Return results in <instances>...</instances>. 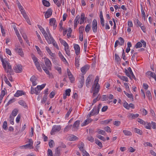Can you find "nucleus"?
<instances>
[{
	"mask_svg": "<svg viewBox=\"0 0 156 156\" xmlns=\"http://www.w3.org/2000/svg\"><path fill=\"white\" fill-rule=\"evenodd\" d=\"M18 103L20 105L22 106L24 108H26L27 107L26 103L22 100H20L19 101Z\"/></svg>",
	"mask_w": 156,
	"mask_h": 156,
	"instance_id": "a878e982",
	"label": "nucleus"
},
{
	"mask_svg": "<svg viewBox=\"0 0 156 156\" xmlns=\"http://www.w3.org/2000/svg\"><path fill=\"white\" fill-rule=\"evenodd\" d=\"M146 96L148 98V99L149 100H150L152 99L151 94L150 91L147 90L146 92Z\"/></svg>",
	"mask_w": 156,
	"mask_h": 156,
	"instance_id": "a18cd8bd",
	"label": "nucleus"
},
{
	"mask_svg": "<svg viewBox=\"0 0 156 156\" xmlns=\"http://www.w3.org/2000/svg\"><path fill=\"white\" fill-rule=\"evenodd\" d=\"M112 119H110L108 120L102 121L101 122V123L102 124H108L110 122L112 121Z\"/></svg>",
	"mask_w": 156,
	"mask_h": 156,
	"instance_id": "2f4dec72",
	"label": "nucleus"
},
{
	"mask_svg": "<svg viewBox=\"0 0 156 156\" xmlns=\"http://www.w3.org/2000/svg\"><path fill=\"white\" fill-rule=\"evenodd\" d=\"M128 69L129 71V74H130V75H132V78H133L135 80L136 77H135V76L134 75L131 70V68L129 67V68H128Z\"/></svg>",
	"mask_w": 156,
	"mask_h": 156,
	"instance_id": "4c0bfd02",
	"label": "nucleus"
},
{
	"mask_svg": "<svg viewBox=\"0 0 156 156\" xmlns=\"http://www.w3.org/2000/svg\"><path fill=\"white\" fill-rule=\"evenodd\" d=\"M135 23L137 24V25L140 27L142 25V24L141 23V22L138 19H136L134 20Z\"/></svg>",
	"mask_w": 156,
	"mask_h": 156,
	"instance_id": "5fc2aeb1",
	"label": "nucleus"
},
{
	"mask_svg": "<svg viewBox=\"0 0 156 156\" xmlns=\"http://www.w3.org/2000/svg\"><path fill=\"white\" fill-rule=\"evenodd\" d=\"M142 46V44L141 41L138 42L136 44L135 46V47L136 48H137L141 47Z\"/></svg>",
	"mask_w": 156,
	"mask_h": 156,
	"instance_id": "c03bdc74",
	"label": "nucleus"
},
{
	"mask_svg": "<svg viewBox=\"0 0 156 156\" xmlns=\"http://www.w3.org/2000/svg\"><path fill=\"white\" fill-rule=\"evenodd\" d=\"M31 58L33 59L37 69L39 71L41 72L42 71V69L40 66L38 60L37 58L32 54H31Z\"/></svg>",
	"mask_w": 156,
	"mask_h": 156,
	"instance_id": "f03ea898",
	"label": "nucleus"
},
{
	"mask_svg": "<svg viewBox=\"0 0 156 156\" xmlns=\"http://www.w3.org/2000/svg\"><path fill=\"white\" fill-rule=\"evenodd\" d=\"M115 60L118 63L120 61V58L117 54H115Z\"/></svg>",
	"mask_w": 156,
	"mask_h": 156,
	"instance_id": "7c9ffc66",
	"label": "nucleus"
},
{
	"mask_svg": "<svg viewBox=\"0 0 156 156\" xmlns=\"http://www.w3.org/2000/svg\"><path fill=\"white\" fill-rule=\"evenodd\" d=\"M85 19V14L83 13H82L81 15L80 21V24H82L83 23Z\"/></svg>",
	"mask_w": 156,
	"mask_h": 156,
	"instance_id": "c85d7f7f",
	"label": "nucleus"
},
{
	"mask_svg": "<svg viewBox=\"0 0 156 156\" xmlns=\"http://www.w3.org/2000/svg\"><path fill=\"white\" fill-rule=\"evenodd\" d=\"M41 32L43 35L44 36L45 39L46 40L47 42H50V41L49 40V38L48 37V34L46 33V32L44 30V29H42V30H41Z\"/></svg>",
	"mask_w": 156,
	"mask_h": 156,
	"instance_id": "9b49d317",
	"label": "nucleus"
},
{
	"mask_svg": "<svg viewBox=\"0 0 156 156\" xmlns=\"http://www.w3.org/2000/svg\"><path fill=\"white\" fill-rule=\"evenodd\" d=\"M62 3L63 5H64V0H59L58 1V3H57V5L58 7H59L61 6Z\"/></svg>",
	"mask_w": 156,
	"mask_h": 156,
	"instance_id": "de8ad7c7",
	"label": "nucleus"
},
{
	"mask_svg": "<svg viewBox=\"0 0 156 156\" xmlns=\"http://www.w3.org/2000/svg\"><path fill=\"white\" fill-rule=\"evenodd\" d=\"M31 93L32 94H36L37 95L38 94L40 93V91H39V89L37 88V87L35 89H34L32 87H31Z\"/></svg>",
	"mask_w": 156,
	"mask_h": 156,
	"instance_id": "4468645a",
	"label": "nucleus"
},
{
	"mask_svg": "<svg viewBox=\"0 0 156 156\" xmlns=\"http://www.w3.org/2000/svg\"><path fill=\"white\" fill-rule=\"evenodd\" d=\"M22 35L24 40L26 41L27 43L28 44L29 42L26 34L24 33L22 34Z\"/></svg>",
	"mask_w": 156,
	"mask_h": 156,
	"instance_id": "473e14b6",
	"label": "nucleus"
},
{
	"mask_svg": "<svg viewBox=\"0 0 156 156\" xmlns=\"http://www.w3.org/2000/svg\"><path fill=\"white\" fill-rule=\"evenodd\" d=\"M99 80V78L98 76H97L95 80L94 81V85L95 86L94 90L97 92H99L100 89V86L98 83Z\"/></svg>",
	"mask_w": 156,
	"mask_h": 156,
	"instance_id": "7ed1b4c3",
	"label": "nucleus"
},
{
	"mask_svg": "<svg viewBox=\"0 0 156 156\" xmlns=\"http://www.w3.org/2000/svg\"><path fill=\"white\" fill-rule=\"evenodd\" d=\"M79 30V34H83V31L84 30V27L83 26H81Z\"/></svg>",
	"mask_w": 156,
	"mask_h": 156,
	"instance_id": "052dcab7",
	"label": "nucleus"
},
{
	"mask_svg": "<svg viewBox=\"0 0 156 156\" xmlns=\"http://www.w3.org/2000/svg\"><path fill=\"white\" fill-rule=\"evenodd\" d=\"M13 28L15 31L16 35H19L20 34L18 30V29L16 27V26L15 25H14L12 26Z\"/></svg>",
	"mask_w": 156,
	"mask_h": 156,
	"instance_id": "37998d69",
	"label": "nucleus"
},
{
	"mask_svg": "<svg viewBox=\"0 0 156 156\" xmlns=\"http://www.w3.org/2000/svg\"><path fill=\"white\" fill-rule=\"evenodd\" d=\"M49 38V40L50 41V42H47L49 44H51V43H52L53 45L57 49L58 48V46L57 44L56 43V42H55V40H54L53 38V40H52L51 41V39H50V38Z\"/></svg>",
	"mask_w": 156,
	"mask_h": 156,
	"instance_id": "b1692460",
	"label": "nucleus"
},
{
	"mask_svg": "<svg viewBox=\"0 0 156 156\" xmlns=\"http://www.w3.org/2000/svg\"><path fill=\"white\" fill-rule=\"evenodd\" d=\"M61 129V127L60 126H54L51 132V134L53 135L54 133L55 132L59 131Z\"/></svg>",
	"mask_w": 156,
	"mask_h": 156,
	"instance_id": "39448f33",
	"label": "nucleus"
},
{
	"mask_svg": "<svg viewBox=\"0 0 156 156\" xmlns=\"http://www.w3.org/2000/svg\"><path fill=\"white\" fill-rule=\"evenodd\" d=\"M134 131L135 133L140 135H141L142 134V131L137 128H135L134 129Z\"/></svg>",
	"mask_w": 156,
	"mask_h": 156,
	"instance_id": "79ce46f5",
	"label": "nucleus"
},
{
	"mask_svg": "<svg viewBox=\"0 0 156 156\" xmlns=\"http://www.w3.org/2000/svg\"><path fill=\"white\" fill-rule=\"evenodd\" d=\"M29 148V143H28L26 145H23L19 147V148L20 149H26Z\"/></svg>",
	"mask_w": 156,
	"mask_h": 156,
	"instance_id": "f704fd0d",
	"label": "nucleus"
},
{
	"mask_svg": "<svg viewBox=\"0 0 156 156\" xmlns=\"http://www.w3.org/2000/svg\"><path fill=\"white\" fill-rule=\"evenodd\" d=\"M61 150V149L59 147H57L55 150V155L56 156H59L60 155V152Z\"/></svg>",
	"mask_w": 156,
	"mask_h": 156,
	"instance_id": "412c9836",
	"label": "nucleus"
},
{
	"mask_svg": "<svg viewBox=\"0 0 156 156\" xmlns=\"http://www.w3.org/2000/svg\"><path fill=\"white\" fill-rule=\"evenodd\" d=\"M7 68L8 69L6 70V73H12L13 71L12 69V67L10 65V64L9 63H7Z\"/></svg>",
	"mask_w": 156,
	"mask_h": 156,
	"instance_id": "6ab92c4d",
	"label": "nucleus"
},
{
	"mask_svg": "<svg viewBox=\"0 0 156 156\" xmlns=\"http://www.w3.org/2000/svg\"><path fill=\"white\" fill-rule=\"evenodd\" d=\"M46 84H43L40 86H37V88L39 89V91L42 89L45 86Z\"/></svg>",
	"mask_w": 156,
	"mask_h": 156,
	"instance_id": "bf43d9fd",
	"label": "nucleus"
},
{
	"mask_svg": "<svg viewBox=\"0 0 156 156\" xmlns=\"http://www.w3.org/2000/svg\"><path fill=\"white\" fill-rule=\"evenodd\" d=\"M97 132L103 135H105L106 134L105 131L103 130L98 129V130Z\"/></svg>",
	"mask_w": 156,
	"mask_h": 156,
	"instance_id": "09e8293b",
	"label": "nucleus"
},
{
	"mask_svg": "<svg viewBox=\"0 0 156 156\" xmlns=\"http://www.w3.org/2000/svg\"><path fill=\"white\" fill-rule=\"evenodd\" d=\"M69 78L70 80V82L71 83H73V81H74V78L73 77V75H70L69 76Z\"/></svg>",
	"mask_w": 156,
	"mask_h": 156,
	"instance_id": "338daca9",
	"label": "nucleus"
},
{
	"mask_svg": "<svg viewBox=\"0 0 156 156\" xmlns=\"http://www.w3.org/2000/svg\"><path fill=\"white\" fill-rule=\"evenodd\" d=\"M37 78L34 76H32L30 79V80L32 82L33 86H35L37 84Z\"/></svg>",
	"mask_w": 156,
	"mask_h": 156,
	"instance_id": "2eb2a0df",
	"label": "nucleus"
},
{
	"mask_svg": "<svg viewBox=\"0 0 156 156\" xmlns=\"http://www.w3.org/2000/svg\"><path fill=\"white\" fill-rule=\"evenodd\" d=\"M44 59L46 66L49 69H51V61L49 59L46 58H44Z\"/></svg>",
	"mask_w": 156,
	"mask_h": 156,
	"instance_id": "1a4fd4ad",
	"label": "nucleus"
},
{
	"mask_svg": "<svg viewBox=\"0 0 156 156\" xmlns=\"http://www.w3.org/2000/svg\"><path fill=\"white\" fill-rule=\"evenodd\" d=\"M79 58L78 56L75 57V66L77 67H79V66L80 64H79Z\"/></svg>",
	"mask_w": 156,
	"mask_h": 156,
	"instance_id": "cd10ccee",
	"label": "nucleus"
},
{
	"mask_svg": "<svg viewBox=\"0 0 156 156\" xmlns=\"http://www.w3.org/2000/svg\"><path fill=\"white\" fill-rule=\"evenodd\" d=\"M72 108L71 107L70 108L69 110V111H68V112H67V113L66 114V118H68V117L69 116V115H70V113H71L72 111Z\"/></svg>",
	"mask_w": 156,
	"mask_h": 156,
	"instance_id": "4d7b16f0",
	"label": "nucleus"
},
{
	"mask_svg": "<svg viewBox=\"0 0 156 156\" xmlns=\"http://www.w3.org/2000/svg\"><path fill=\"white\" fill-rule=\"evenodd\" d=\"M48 53L50 55L51 57L54 58L55 56V54L54 53H52L50 49H46Z\"/></svg>",
	"mask_w": 156,
	"mask_h": 156,
	"instance_id": "72a5a7b5",
	"label": "nucleus"
},
{
	"mask_svg": "<svg viewBox=\"0 0 156 156\" xmlns=\"http://www.w3.org/2000/svg\"><path fill=\"white\" fill-rule=\"evenodd\" d=\"M141 16H142L144 18V20L145 19V13L144 12V11L143 9V8L141 5Z\"/></svg>",
	"mask_w": 156,
	"mask_h": 156,
	"instance_id": "864d4df0",
	"label": "nucleus"
},
{
	"mask_svg": "<svg viewBox=\"0 0 156 156\" xmlns=\"http://www.w3.org/2000/svg\"><path fill=\"white\" fill-rule=\"evenodd\" d=\"M16 51L18 54L21 57H23L24 53L22 51V49H16Z\"/></svg>",
	"mask_w": 156,
	"mask_h": 156,
	"instance_id": "bb28decb",
	"label": "nucleus"
},
{
	"mask_svg": "<svg viewBox=\"0 0 156 156\" xmlns=\"http://www.w3.org/2000/svg\"><path fill=\"white\" fill-rule=\"evenodd\" d=\"M46 33L48 34V35L49 38H50V39H51V41L52 40H53V37H52L51 34H50L48 27H47L46 28Z\"/></svg>",
	"mask_w": 156,
	"mask_h": 156,
	"instance_id": "5701e85b",
	"label": "nucleus"
},
{
	"mask_svg": "<svg viewBox=\"0 0 156 156\" xmlns=\"http://www.w3.org/2000/svg\"><path fill=\"white\" fill-rule=\"evenodd\" d=\"M84 82V76H83L81 77L80 80V84L79 85L78 87L80 88H82Z\"/></svg>",
	"mask_w": 156,
	"mask_h": 156,
	"instance_id": "aec40b11",
	"label": "nucleus"
},
{
	"mask_svg": "<svg viewBox=\"0 0 156 156\" xmlns=\"http://www.w3.org/2000/svg\"><path fill=\"white\" fill-rule=\"evenodd\" d=\"M80 124V121L79 120H77L75 122L73 126V131H76L77 130Z\"/></svg>",
	"mask_w": 156,
	"mask_h": 156,
	"instance_id": "9d476101",
	"label": "nucleus"
},
{
	"mask_svg": "<svg viewBox=\"0 0 156 156\" xmlns=\"http://www.w3.org/2000/svg\"><path fill=\"white\" fill-rule=\"evenodd\" d=\"M94 77L92 75H89L87 78L86 80V84L87 87H89L91 86V84L92 82Z\"/></svg>",
	"mask_w": 156,
	"mask_h": 156,
	"instance_id": "20e7f679",
	"label": "nucleus"
},
{
	"mask_svg": "<svg viewBox=\"0 0 156 156\" xmlns=\"http://www.w3.org/2000/svg\"><path fill=\"white\" fill-rule=\"evenodd\" d=\"M59 40L60 43L64 46L65 49H68V45L65 41L61 38H60Z\"/></svg>",
	"mask_w": 156,
	"mask_h": 156,
	"instance_id": "f3484780",
	"label": "nucleus"
},
{
	"mask_svg": "<svg viewBox=\"0 0 156 156\" xmlns=\"http://www.w3.org/2000/svg\"><path fill=\"white\" fill-rule=\"evenodd\" d=\"M123 132L126 136H131L132 135V133L130 131L126 130H123Z\"/></svg>",
	"mask_w": 156,
	"mask_h": 156,
	"instance_id": "393cba45",
	"label": "nucleus"
},
{
	"mask_svg": "<svg viewBox=\"0 0 156 156\" xmlns=\"http://www.w3.org/2000/svg\"><path fill=\"white\" fill-rule=\"evenodd\" d=\"M121 124V122L119 121H115L113 122V124L116 126H119Z\"/></svg>",
	"mask_w": 156,
	"mask_h": 156,
	"instance_id": "6e6d98bb",
	"label": "nucleus"
},
{
	"mask_svg": "<svg viewBox=\"0 0 156 156\" xmlns=\"http://www.w3.org/2000/svg\"><path fill=\"white\" fill-rule=\"evenodd\" d=\"M92 29L94 32H97V22L96 19H94L92 22Z\"/></svg>",
	"mask_w": 156,
	"mask_h": 156,
	"instance_id": "423d86ee",
	"label": "nucleus"
},
{
	"mask_svg": "<svg viewBox=\"0 0 156 156\" xmlns=\"http://www.w3.org/2000/svg\"><path fill=\"white\" fill-rule=\"evenodd\" d=\"M128 69L127 70L126 69H125V72L126 74V75L128 77L130 78L131 79V76L129 74V72L128 71Z\"/></svg>",
	"mask_w": 156,
	"mask_h": 156,
	"instance_id": "13d9d810",
	"label": "nucleus"
},
{
	"mask_svg": "<svg viewBox=\"0 0 156 156\" xmlns=\"http://www.w3.org/2000/svg\"><path fill=\"white\" fill-rule=\"evenodd\" d=\"M72 125H70L67 126L64 129V132L68 131L72 127Z\"/></svg>",
	"mask_w": 156,
	"mask_h": 156,
	"instance_id": "603ef678",
	"label": "nucleus"
},
{
	"mask_svg": "<svg viewBox=\"0 0 156 156\" xmlns=\"http://www.w3.org/2000/svg\"><path fill=\"white\" fill-rule=\"evenodd\" d=\"M139 115L138 114H133L129 113L127 116L128 118L130 119H135L138 117Z\"/></svg>",
	"mask_w": 156,
	"mask_h": 156,
	"instance_id": "ddd939ff",
	"label": "nucleus"
},
{
	"mask_svg": "<svg viewBox=\"0 0 156 156\" xmlns=\"http://www.w3.org/2000/svg\"><path fill=\"white\" fill-rule=\"evenodd\" d=\"M52 14V10L51 9H48L45 12V17L47 19L50 17Z\"/></svg>",
	"mask_w": 156,
	"mask_h": 156,
	"instance_id": "f8f14e48",
	"label": "nucleus"
},
{
	"mask_svg": "<svg viewBox=\"0 0 156 156\" xmlns=\"http://www.w3.org/2000/svg\"><path fill=\"white\" fill-rule=\"evenodd\" d=\"M17 4L20 11L21 12V13L22 14L23 17L26 20L27 23L28 24H29V20L28 19V17L27 15L25 10L24 9L23 7L19 2H18L17 3Z\"/></svg>",
	"mask_w": 156,
	"mask_h": 156,
	"instance_id": "f257e3e1",
	"label": "nucleus"
},
{
	"mask_svg": "<svg viewBox=\"0 0 156 156\" xmlns=\"http://www.w3.org/2000/svg\"><path fill=\"white\" fill-rule=\"evenodd\" d=\"M18 110L16 109H15L13 110L11 113V116L14 117L18 113Z\"/></svg>",
	"mask_w": 156,
	"mask_h": 156,
	"instance_id": "58836bf2",
	"label": "nucleus"
},
{
	"mask_svg": "<svg viewBox=\"0 0 156 156\" xmlns=\"http://www.w3.org/2000/svg\"><path fill=\"white\" fill-rule=\"evenodd\" d=\"M78 138L76 136L72 135L70 136V140L71 141H74L78 139Z\"/></svg>",
	"mask_w": 156,
	"mask_h": 156,
	"instance_id": "c9c22d12",
	"label": "nucleus"
},
{
	"mask_svg": "<svg viewBox=\"0 0 156 156\" xmlns=\"http://www.w3.org/2000/svg\"><path fill=\"white\" fill-rule=\"evenodd\" d=\"M96 109V108H94L92 110L91 113H90V114H88L87 115V117L88 118H89L90 117H91V115H95V113L94 112V110Z\"/></svg>",
	"mask_w": 156,
	"mask_h": 156,
	"instance_id": "ea45409f",
	"label": "nucleus"
},
{
	"mask_svg": "<svg viewBox=\"0 0 156 156\" xmlns=\"http://www.w3.org/2000/svg\"><path fill=\"white\" fill-rule=\"evenodd\" d=\"M80 19V16L79 15L77 16L74 20V26L75 28L77 27L78 23H79V20Z\"/></svg>",
	"mask_w": 156,
	"mask_h": 156,
	"instance_id": "a211bd4d",
	"label": "nucleus"
},
{
	"mask_svg": "<svg viewBox=\"0 0 156 156\" xmlns=\"http://www.w3.org/2000/svg\"><path fill=\"white\" fill-rule=\"evenodd\" d=\"M14 69L16 72L20 73L22 71V67L21 65H18L14 67Z\"/></svg>",
	"mask_w": 156,
	"mask_h": 156,
	"instance_id": "6e6552de",
	"label": "nucleus"
},
{
	"mask_svg": "<svg viewBox=\"0 0 156 156\" xmlns=\"http://www.w3.org/2000/svg\"><path fill=\"white\" fill-rule=\"evenodd\" d=\"M42 2V3L44 6L46 7L50 6V4L48 1L45 0H43Z\"/></svg>",
	"mask_w": 156,
	"mask_h": 156,
	"instance_id": "c756f323",
	"label": "nucleus"
},
{
	"mask_svg": "<svg viewBox=\"0 0 156 156\" xmlns=\"http://www.w3.org/2000/svg\"><path fill=\"white\" fill-rule=\"evenodd\" d=\"M142 112V114L143 115H145L147 114V111L144 108H142L140 110Z\"/></svg>",
	"mask_w": 156,
	"mask_h": 156,
	"instance_id": "680f3d73",
	"label": "nucleus"
},
{
	"mask_svg": "<svg viewBox=\"0 0 156 156\" xmlns=\"http://www.w3.org/2000/svg\"><path fill=\"white\" fill-rule=\"evenodd\" d=\"M58 55L60 57L61 59V60L63 61L64 62H66V60L65 59V58L64 57L63 55H62V53H61V52H59L58 53Z\"/></svg>",
	"mask_w": 156,
	"mask_h": 156,
	"instance_id": "a19ab883",
	"label": "nucleus"
},
{
	"mask_svg": "<svg viewBox=\"0 0 156 156\" xmlns=\"http://www.w3.org/2000/svg\"><path fill=\"white\" fill-rule=\"evenodd\" d=\"M95 143L96 144H98L100 147H102V143L98 140H95Z\"/></svg>",
	"mask_w": 156,
	"mask_h": 156,
	"instance_id": "69168bd1",
	"label": "nucleus"
},
{
	"mask_svg": "<svg viewBox=\"0 0 156 156\" xmlns=\"http://www.w3.org/2000/svg\"><path fill=\"white\" fill-rule=\"evenodd\" d=\"M54 144V143L53 140H51L49 142V145L51 148H52L53 147V144Z\"/></svg>",
	"mask_w": 156,
	"mask_h": 156,
	"instance_id": "774afa93",
	"label": "nucleus"
},
{
	"mask_svg": "<svg viewBox=\"0 0 156 156\" xmlns=\"http://www.w3.org/2000/svg\"><path fill=\"white\" fill-rule=\"evenodd\" d=\"M49 24L51 26H53L54 30H55L57 26L56 20L54 18H52L49 20Z\"/></svg>",
	"mask_w": 156,
	"mask_h": 156,
	"instance_id": "0eeeda50",
	"label": "nucleus"
},
{
	"mask_svg": "<svg viewBox=\"0 0 156 156\" xmlns=\"http://www.w3.org/2000/svg\"><path fill=\"white\" fill-rule=\"evenodd\" d=\"M25 94V93L23 90H17L15 94H14L15 97H18L22 95Z\"/></svg>",
	"mask_w": 156,
	"mask_h": 156,
	"instance_id": "dca6fc26",
	"label": "nucleus"
},
{
	"mask_svg": "<svg viewBox=\"0 0 156 156\" xmlns=\"http://www.w3.org/2000/svg\"><path fill=\"white\" fill-rule=\"evenodd\" d=\"M87 139L89 141H90L91 142H93L94 141V138L92 136H88L87 138Z\"/></svg>",
	"mask_w": 156,
	"mask_h": 156,
	"instance_id": "e2e57ef3",
	"label": "nucleus"
},
{
	"mask_svg": "<svg viewBox=\"0 0 156 156\" xmlns=\"http://www.w3.org/2000/svg\"><path fill=\"white\" fill-rule=\"evenodd\" d=\"M100 98L101 96H99V95H98L96 98L94 99L93 100L92 105H93L97 101H98L100 100Z\"/></svg>",
	"mask_w": 156,
	"mask_h": 156,
	"instance_id": "8fccbe9b",
	"label": "nucleus"
},
{
	"mask_svg": "<svg viewBox=\"0 0 156 156\" xmlns=\"http://www.w3.org/2000/svg\"><path fill=\"white\" fill-rule=\"evenodd\" d=\"M71 91V89H68L66 90L65 94L68 96H69L70 95V92Z\"/></svg>",
	"mask_w": 156,
	"mask_h": 156,
	"instance_id": "0e129e2a",
	"label": "nucleus"
},
{
	"mask_svg": "<svg viewBox=\"0 0 156 156\" xmlns=\"http://www.w3.org/2000/svg\"><path fill=\"white\" fill-rule=\"evenodd\" d=\"M108 97L106 95H103L101 97V96L100 99H101V100L102 101H105L108 99Z\"/></svg>",
	"mask_w": 156,
	"mask_h": 156,
	"instance_id": "e433bc0d",
	"label": "nucleus"
},
{
	"mask_svg": "<svg viewBox=\"0 0 156 156\" xmlns=\"http://www.w3.org/2000/svg\"><path fill=\"white\" fill-rule=\"evenodd\" d=\"M90 29V24H87L85 27V31L87 33H88L89 32V31Z\"/></svg>",
	"mask_w": 156,
	"mask_h": 156,
	"instance_id": "3c124183",
	"label": "nucleus"
},
{
	"mask_svg": "<svg viewBox=\"0 0 156 156\" xmlns=\"http://www.w3.org/2000/svg\"><path fill=\"white\" fill-rule=\"evenodd\" d=\"M119 44L120 45H122L124 44V39L121 37H120L119 38Z\"/></svg>",
	"mask_w": 156,
	"mask_h": 156,
	"instance_id": "49530a36",
	"label": "nucleus"
},
{
	"mask_svg": "<svg viewBox=\"0 0 156 156\" xmlns=\"http://www.w3.org/2000/svg\"><path fill=\"white\" fill-rule=\"evenodd\" d=\"M88 67V66L86 65L82 67L81 68V72L84 74L85 73H86V72L89 69Z\"/></svg>",
	"mask_w": 156,
	"mask_h": 156,
	"instance_id": "4be33fe9",
	"label": "nucleus"
}]
</instances>
